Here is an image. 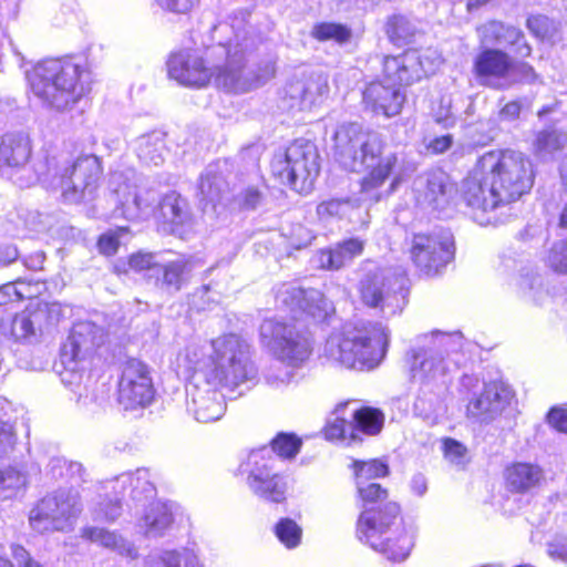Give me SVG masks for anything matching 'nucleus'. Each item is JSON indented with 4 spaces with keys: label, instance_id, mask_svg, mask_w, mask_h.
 I'll use <instances>...</instances> for the list:
<instances>
[{
    "label": "nucleus",
    "instance_id": "1",
    "mask_svg": "<svg viewBox=\"0 0 567 567\" xmlns=\"http://www.w3.org/2000/svg\"><path fill=\"white\" fill-rule=\"evenodd\" d=\"M213 39L217 45L212 53L226 54L227 61L223 66H207L200 52L194 49H183L171 54L167 71L171 79L189 87L206 86L215 75L217 86L233 93H245L265 84L276 72L275 62L267 60L258 70L245 66L244 56L252 52L260 38L252 32L244 19L233 22H219L213 28Z\"/></svg>",
    "mask_w": 567,
    "mask_h": 567
},
{
    "label": "nucleus",
    "instance_id": "2",
    "mask_svg": "<svg viewBox=\"0 0 567 567\" xmlns=\"http://www.w3.org/2000/svg\"><path fill=\"white\" fill-rule=\"evenodd\" d=\"M530 158L515 150L481 155L461 185V196L474 213L491 214L528 193L534 184Z\"/></svg>",
    "mask_w": 567,
    "mask_h": 567
},
{
    "label": "nucleus",
    "instance_id": "3",
    "mask_svg": "<svg viewBox=\"0 0 567 567\" xmlns=\"http://www.w3.org/2000/svg\"><path fill=\"white\" fill-rule=\"evenodd\" d=\"M384 147L379 133L365 131L358 123L341 124L334 132L333 150L340 165L351 172L368 171L361 182V194L367 200H380L379 188L391 176V192L402 181L398 154Z\"/></svg>",
    "mask_w": 567,
    "mask_h": 567
},
{
    "label": "nucleus",
    "instance_id": "4",
    "mask_svg": "<svg viewBox=\"0 0 567 567\" xmlns=\"http://www.w3.org/2000/svg\"><path fill=\"white\" fill-rule=\"evenodd\" d=\"M363 512L357 523L360 542L392 561L408 558L414 545L413 533L400 519V507L386 501L388 492L378 483L357 484Z\"/></svg>",
    "mask_w": 567,
    "mask_h": 567
},
{
    "label": "nucleus",
    "instance_id": "5",
    "mask_svg": "<svg viewBox=\"0 0 567 567\" xmlns=\"http://www.w3.org/2000/svg\"><path fill=\"white\" fill-rule=\"evenodd\" d=\"M27 76L34 96L59 112L72 109L90 92L92 84L90 70L73 60L42 61Z\"/></svg>",
    "mask_w": 567,
    "mask_h": 567
},
{
    "label": "nucleus",
    "instance_id": "6",
    "mask_svg": "<svg viewBox=\"0 0 567 567\" xmlns=\"http://www.w3.org/2000/svg\"><path fill=\"white\" fill-rule=\"evenodd\" d=\"M389 342V330L380 323H347L328 337L323 355L348 369L372 370L385 357Z\"/></svg>",
    "mask_w": 567,
    "mask_h": 567
},
{
    "label": "nucleus",
    "instance_id": "7",
    "mask_svg": "<svg viewBox=\"0 0 567 567\" xmlns=\"http://www.w3.org/2000/svg\"><path fill=\"white\" fill-rule=\"evenodd\" d=\"M212 364L205 373L229 391L243 394L258 383L254 348L238 333H225L210 341Z\"/></svg>",
    "mask_w": 567,
    "mask_h": 567
},
{
    "label": "nucleus",
    "instance_id": "8",
    "mask_svg": "<svg viewBox=\"0 0 567 567\" xmlns=\"http://www.w3.org/2000/svg\"><path fill=\"white\" fill-rule=\"evenodd\" d=\"M463 344V336L458 331L446 333L434 330L419 334L405 354L411 379L425 386L433 384L441 388L444 385L441 379L450 371L451 363H457L450 357L461 351Z\"/></svg>",
    "mask_w": 567,
    "mask_h": 567
},
{
    "label": "nucleus",
    "instance_id": "9",
    "mask_svg": "<svg viewBox=\"0 0 567 567\" xmlns=\"http://www.w3.org/2000/svg\"><path fill=\"white\" fill-rule=\"evenodd\" d=\"M318 158L313 143L297 140L285 153L274 157L271 171L282 184L289 185L296 192H308L319 174Z\"/></svg>",
    "mask_w": 567,
    "mask_h": 567
},
{
    "label": "nucleus",
    "instance_id": "10",
    "mask_svg": "<svg viewBox=\"0 0 567 567\" xmlns=\"http://www.w3.org/2000/svg\"><path fill=\"white\" fill-rule=\"evenodd\" d=\"M53 172L52 187L60 188L68 202H79L91 196L95 189L101 167L96 156L85 155L74 163L65 166L56 177V158H45V168L37 167V178L50 175Z\"/></svg>",
    "mask_w": 567,
    "mask_h": 567
},
{
    "label": "nucleus",
    "instance_id": "11",
    "mask_svg": "<svg viewBox=\"0 0 567 567\" xmlns=\"http://www.w3.org/2000/svg\"><path fill=\"white\" fill-rule=\"evenodd\" d=\"M277 458L269 447H260L248 453L238 466L249 489L259 498L281 503L286 498L287 483L276 470Z\"/></svg>",
    "mask_w": 567,
    "mask_h": 567
},
{
    "label": "nucleus",
    "instance_id": "12",
    "mask_svg": "<svg viewBox=\"0 0 567 567\" xmlns=\"http://www.w3.org/2000/svg\"><path fill=\"white\" fill-rule=\"evenodd\" d=\"M355 290L363 307L384 318L401 313L406 305V290L402 279L388 276L383 270L365 274Z\"/></svg>",
    "mask_w": 567,
    "mask_h": 567
},
{
    "label": "nucleus",
    "instance_id": "13",
    "mask_svg": "<svg viewBox=\"0 0 567 567\" xmlns=\"http://www.w3.org/2000/svg\"><path fill=\"white\" fill-rule=\"evenodd\" d=\"M461 386L468 395L467 416L481 423L495 420L513 398V391L506 383L502 381L482 383L476 375H463Z\"/></svg>",
    "mask_w": 567,
    "mask_h": 567
},
{
    "label": "nucleus",
    "instance_id": "14",
    "mask_svg": "<svg viewBox=\"0 0 567 567\" xmlns=\"http://www.w3.org/2000/svg\"><path fill=\"white\" fill-rule=\"evenodd\" d=\"M261 343L281 362L301 365L311 353L309 339L290 323L266 319L260 326Z\"/></svg>",
    "mask_w": 567,
    "mask_h": 567
},
{
    "label": "nucleus",
    "instance_id": "15",
    "mask_svg": "<svg viewBox=\"0 0 567 567\" xmlns=\"http://www.w3.org/2000/svg\"><path fill=\"white\" fill-rule=\"evenodd\" d=\"M81 512L78 493L59 489L43 497L30 512L29 522L38 533L69 530Z\"/></svg>",
    "mask_w": 567,
    "mask_h": 567
},
{
    "label": "nucleus",
    "instance_id": "16",
    "mask_svg": "<svg viewBox=\"0 0 567 567\" xmlns=\"http://www.w3.org/2000/svg\"><path fill=\"white\" fill-rule=\"evenodd\" d=\"M105 489H111L113 498L99 503L94 511L96 520H115L122 512L120 496L130 494L132 499L142 503L151 502L156 495V488L152 475L147 468H138L135 472L123 473L109 482Z\"/></svg>",
    "mask_w": 567,
    "mask_h": 567
},
{
    "label": "nucleus",
    "instance_id": "17",
    "mask_svg": "<svg viewBox=\"0 0 567 567\" xmlns=\"http://www.w3.org/2000/svg\"><path fill=\"white\" fill-rule=\"evenodd\" d=\"M410 257L421 274L427 277L436 276L454 258L453 236L450 231L414 235Z\"/></svg>",
    "mask_w": 567,
    "mask_h": 567
},
{
    "label": "nucleus",
    "instance_id": "18",
    "mask_svg": "<svg viewBox=\"0 0 567 567\" xmlns=\"http://www.w3.org/2000/svg\"><path fill=\"white\" fill-rule=\"evenodd\" d=\"M219 386H223L221 383L215 382L203 372L190 377L187 386V410L198 422H215L224 415L226 403Z\"/></svg>",
    "mask_w": 567,
    "mask_h": 567
},
{
    "label": "nucleus",
    "instance_id": "19",
    "mask_svg": "<svg viewBox=\"0 0 567 567\" xmlns=\"http://www.w3.org/2000/svg\"><path fill=\"white\" fill-rule=\"evenodd\" d=\"M155 389L151 369L141 360L128 359L118 382V399L125 409L146 406L152 403Z\"/></svg>",
    "mask_w": 567,
    "mask_h": 567
},
{
    "label": "nucleus",
    "instance_id": "20",
    "mask_svg": "<svg viewBox=\"0 0 567 567\" xmlns=\"http://www.w3.org/2000/svg\"><path fill=\"white\" fill-rule=\"evenodd\" d=\"M441 63L442 58L435 50H408L398 56H386L384 71L388 76L411 84L434 73Z\"/></svg>",
    "mask_w": 567,
    "mask_h": 567
},
{
    "label": "nucleus",
    "instance_id": "21",
    "mask_svg": "<svg viewBox=\"0 0 567 567\" xmlns=\"http://www.w3.org/2000/svg\"><path fill=\"white\" fill-rule=\"evenodd\" d=\"M110 187L116 195L121 214L128 220H141L153 216L158 202L156 192L151 189H137L131 185L122 173H113L110 177Z\"/></svg>",
    "mask_w": 567,
    "mask_h": 567
},
{
    "label": "nucleus",
    "instance_id": "22",
    "mask_svg": "<svg viewBox=\"0 0 567 567\" xmlns=\"http://www.w3.org/2000/svg\"><path fill=\"white\" fill-rule=\"evenodd\" d=\"M328 91V79L323 73L302 72L287 83L284 100L291 110L310 111L323 102Z\"/></svg>",
    "mask_w": 567,
    "mask_h": 567
},
{
    "label": "nucleus",
    "instance_id": "23",
    "mask_svg": "<svg viewBox=\"0 0 567 567\" xmlns=\"http://www.w3.org/2000/svg\"><path fill=\"white\" fill-rule=\"evenodd\" d=\"M105 341L104 330L91 321L76 322L61 348V362L75 371L78 363Z\"/></svg>",
    "mask_w": 567,
    "mask_h": 567
},
{
    "label": "nucleus",
    "instance_id": "24",
    "mask_svg": "<svg viewBox=\"0 0 567 567\" xmlns=\"http://www.w3.org/2000/svg\"><path fill=\"white\" fill-rule=\"evenodd\" d=\"M513 58L499 48L487 47L474 60V71L481 84L504 90L511 87Z\"/></svg>",
    "mask_w": 567,
    "mask_h": 567
},
{
    "label": "nucleus",
    "instance_id": "25",
    "mask_svg": "<svg viewBox=\"0 0 567 567\" xmlns=\"http://www.w3.org/2000/svg\"><path fill=\"white\" fill-rule=\"evenodd\" d=\"M383 72H385L383 70ZM404 82H399L394 78L384 73L383 81L370 83L363 92V102L367 107L375 113H381L386 117L398 115L405 102V94L402 91Z\"/></svg>",
    "mask_w": 567,
    "mask_h": 567
},
{
    "label": "nucleus",
    "instance_id": "26",
    "mask_svg": "<svg viewBox=\"0 0 567 567\" xmlns=\"http://www.w3.org/2000/svg\"><path fill=\"white\" fill-rule=\"evenodd\" d=\"M481 43L486 47H502L518 58H528L532 47L525 33L517 27L492 20L477 28Z\"/></svg>",
    "mask_w": 567,
    "mask_h": 567
},
{
    "label": "nucleus",
    "instance_id": "27",
    "mask_svg": "<svg viewBox=\"0 0 567 567\" xmlns=\"http://www.w3.org/2000/svg\"><path fill=\"white\" fill-rule=\"evenodd\" d=\"M31 153V141L28 134L20 132L0 136V171L24 167Z\"/></svg>",
    "mask_w": 567,
    "mask_h": 567
},
{
    "label": "nucleus",
    "instance_id": "28",
    "mask_svg": "<svg viewBox=\"0 0 567 567\" xmlns=\"http://www.w3.org/2000/svg\"><path fill=\"white\" fill-rule=\"evenodd\" d=\"M364 243L358 238H350L332 248L317 252L315 262L318 268L324 270H338L351 262L363 251Z\"/></svg>",
    "mask_w": 567,
    "mask_h": 567
},
{
    "label": "nucleus",
    "instance_id": "29",
    "mask_svg": "<svg viewBox=\"0 0 567 567\" xmlns=\"http://www.w3.org/2000/svg\"><path fill=\"white\" fill-rule=\"evenodd\" d=\"M144 567H205L193 548L164 549L151 553L144 560Z\"/></svg>",
    "mask_w": 567,
    "mask_h": 567
},
{
    "label": "nucleus",
    "instance_id": "30",
    "mask_svg": "<svg viewBox=\"0 0 567 567\" xmlns=\"http://www.w3.org/2000/svg\"><path fill=\"white\" fill-rule=\"evenodd\" d=\"M135 152L144 165H162L168 154V148L166 146V134L161 131H153L141 135L135 141Z\"/></svg>",
    "mask_w": 567,
    "mask_h": 567
},
{
    "label": "nucleus",
    "instance_id": "31",
    "mask_svg": "<svg viewBox=\"0 0 567 567\" xmlns=\"http://www.w3.org/2000/svg\"><path fill=\"white\" fill-rule=\"evenodd\" d=\"M543 471L530 463H514L505 470V483L508 489L525 493L538 486Z\"/></svg>",
    "mask_w": 567,
    "mask_h": 567
},
{
    "label": "nucleus",
    "instance_id": "32",
    "mask_svg": "<svg viewBox=\"0 0 567 567\" xmlns=\"http://www.w3.org/2000/svg\"><path fill=\"white\" fill-rule=\"evenodd\" d=\"M454 186L443 172L430 173L425 179L424 202L433 209H444L452 197Z\"/></svg>",
    "mask_w": 567,
    "mask_h": 567
},
{
    "label": "nucleus",
    "instance_id": "33",
    "mask_svg": "<svg viewBox=\"0 0 567 567\" xmlns=\"http://www.w3.org/2000/svg\"><path fill=\"white\" fill-rule=\"evenodd\" d=\"M202 200L213 204L227 202L229 199L228 184L219 174L216 165H209L200 176L198 185Z\"/></svg>",
    "mask_w": 567,
    "mask_h": 567
},
{
    "label": "nucleus",
    "instance_id": "34",
    "mask_svg": "<svg viewBox=\"0 0 567 567\" xmlns=\"http://www.w3.org/2000/svg\"><path fill=\"white\" fill-rule=\"evenodd\" d=\"M352 426L350 429V439L362 441L360 434L377 435L381 432L384 424V414L374 408H361L352 414Z\"/></svg>",
    "mask_w": 567,
    "mask_h": 567
},
{
    "label": "nucleus",
    "instance_id": "35",
    "mask_svg": "<svg viewBox=\"0 0 567 567\" xmlns=\"http://www.w3.org/2000/svg\"><path fill=\"white\" fill-rule=\"evenodd\" d=\"M172 523L173 515L168 505L155 502L150 504L138 526L146 536L158 537L165 533Z\"/></svg>",
    "mask_w": 567,
    "mask_h": 567
},
{
    "label": "nucleus",
    "instance_id": "36",
    "mask_svg": "<svg viewBox=\"0 0 567 567\" xmlns=\"http://www.w3.org/2000/svg\"><path fill=\"white\" fill-rule=\"evenodd\" d=\"M82 537L92 543H96L105 548L118 551L121 555L136 558L137 549L135 546L113 532L99 527H85L82 530Z\"/></svg>",
    "mask_w": 567,
    "mask_h": 567
},
{
    "label": "nucleus",
    "instance_id": "37",
    "mask_svg": "<svg viewBox=\"0 0 567 567\" xmlns=\"http://www.w3.org/2000/svg\"><path fill=\"white\" fill-rule=\"evenodd\" d=\"M195 268V261L192 258L178 257L159 266L156 270L162 274V284L174 291L182 288Z\"/></svg>",
    "mask_w": 567,
    "mask_h": 567
},
{
    "label": "nucleus",
    "instance_id": "38",
    "mask_svg": "<svg viewBox=\"0 0 567 567\" xmlns=\"http://www.w3.org/2000/svg\"><path fill=\"white\" fill-rule=\"evenodd\" d=\"M533 153L546 159L561 151L567 145V134L553 126L538 131L533 141Z\"/></svg>",
    "mask_w": 567,
    "mask_h": 567
},
{
    "label": "nucleus",
    "instance_id": "39",
    "mask_svg": "<svg viewBox=\"0 0 567 567\" xmlns=\"http://www.w3.org/2000/svg\"><path fill=\"white\" fill-rule=\"evenodd\" d=\"M158 219L174 226H181L188 220L187 203L176 192L165 194L158 203Z\"/></svg>",
    "mask_w": 567,
    "mask_h": 567
},
{
    "label": "nucleus",
    "instance_id": "40",
    "mask_svg": "<svg viewBox=\"0 0 567 567\" xmlns=\"http://www.w3.org/2000/svg\"><path fill=\"white\" fill-rule=\"evenodd\" d=\"M307 313L318 321L326 320L334 312L333 303L317 289L306 290L298 313Z\"/></svg>",
    "mask_w": 567,
    "mask_h": 567
},
{
    "label": "nucleus",
    "instance_id": "41",
    "mask_svg": "<svg viewBox=\"0 0 567 567\" xmlns=\"http://www.w3.org/2000/svg\"><path fill=\"white\" fill-rule=\"evenodd\" d=\"M0 329L4 337L16 341L27 340L34 334L33 320L27 311L18 313L11 319H3Z\"/></svg>",
    "mask_w": 567,
    "mask_h": 567
},
{
    "label": "nucleus",
    "instance_id": "42",
    "mask_svg": "<svg viewBox=\"0 0 567 567\" xmlns=\"http://www.w3.org/2000/svg\"><path fill=\"white\" fill-rule=\"evenodd\" d=\"M306 290L292 282L281 284L276 290V302L281 309L290 310L297 316L302 306Z\"/></svg>",
    "mask_w": 567,
    "mask_h": 567
},
{
    "label": "nucleus",
    "instance_id": "43",
    "mask_svg": "<svg viewBox=\"0 0 567 567\" xmlns=\"http://www.w3.org/2000/svg\"><path fill=\"white\" fill-rule=\"evenodd\" d=\"M274 533L288 549H295L301 544L302 528L291 518H280L274 526Z\"/></svg>",
    "mask_w": 567,
    "mask_h": 567
},
{
    "label": "nucleus",
    "instance_id": "44",
    "mask_svg": "<svg viewBox=\"0 0 567 567\" xmlns=\"http://www.w3.org/2000/svg\"><path fill=\"white\" fill-rule=\"evenodd\" d=\"M357 484H365L370 480L384 477L389 473L388 465L381 460L353 461Z\"/></svg>",
    "mask_w": 567,
    "mask_h": 567
},
{
    "label": "nucleus",
    "instance_id": "45",
    "mask_svg": "<svg viewBox=\"0 0 567 567\" xmlns=\"http://www.w3.org/2000/svg\"><path fill=\"white\" fill-rule=\"evenodd\" d=\"M25 484L24 474L13 466H0V499L12 497Z\"/></svg>",
    "mask_w": 567,
    "mask_h": 567
},
{
    "label": "nucleus",
    "instance_id": "46",
    "mask_svg": "<svg viewBox=\"0 0 567 567\" xmlns=\"http://www.w3.org/2000/svg\"><path fill=\"white\" fill-rule=\"evenodd\" d=\"M346 406L347 403L337 406L333 416L328 421L326 425L324 434L326 437L330 441L341 440L348 444H351L357 442V440L350 439L349 426H352V422H348L344 417L339 415V413L346 409Z\"/></svg>",
    "mask_w": 567,
    "mask_h": 567
},
{
    "label": "nucleus",
    "instance_id": "47",
    "mask_svg": "<svg viewBox=\"0 0 567 567\" xmlns=\"http://www.w3.org/2000/svg\"><path fill=\"white\" fill-rule=\"evenodd\" d=\"M415 27L403 16H393L386 23V34L391 42L401 45L414 35Z\"/></svg>",
    "mask_w": 567,
    "mask_h": 567
},
{
    "label": "nucleus",
    "instance_id": "48",
    "mask_svg": "<svg viewBox=\"0 0 567 567\" xmlns=\"http://www.w3.org/2000/svg\"><path fill=\"white\" fill-rule=\"evenodd\" d=\"M311 35L319 41L346 43L351 38V30L343 24L322 22L312 28Z\"/></svg>",
    "mask_w": 567,
    "mask_h": 567
},
{
    "label": "nucleus",
    "instance_id": "49",
    "mask_svg": "<svg viewBox=\"0 0 567 567\" xmlns=\"http://www.w3.org/2000/svg\"><path fill=\"white\" fill-rule=\"evenodd\" d=\"M183 358L187 370L193 372L192 375H196L198 372L208 370L212 364V352L207 354L204 347L198 343L188 344Z\"/></svg>",
    "mask_w": 567,
    "mask_h": 567
},
{
    "label": "nucleus",
    "instance_id": "50",
    "mask_svg": "<svg viewBox=\"0 0 567 567\" xmlns=\"http://www.w3.org/2000/svg\"><path fill=\"white\" fill-rule=\"evenodd\" d=\"M49 470L53 477H69L70 480H83L84 468L81 463L69 461L64 457H52L49 462Z\"/></svg>",
    "mask_w": 567,
    "mask_h": 567
},
{
    "label": "nucleus",
    "instance_id": "51",
    "mask_svg": "<svg viewBox=\"0 0 567 567\" xmlns=\"http://www.w3.org/2000/svg\"><path fill=\"white\" fill-rule=\"evenodd\" d=\"M520 291L528 298L538 301L546 289L544 286V278L534 271L522 274L518 282Z\"/></svg>",
    "mask_w": 567,
    "mask_h": 567
},
{
    "label": "nucleus",
    "instance_id": "52",
    "mask_svg": "<svg viewBox=\"0 0 567 567\" xmlns=\"http://www.w3.org/2000/svg\"><path fill=\"white\" fill-rule=\"evenodd\" d=\"M300 445L301 441L297 436L279 434L272 440V446L269 450L271 455L276 453L278 456L291 458L299 452Z\"/></svg>",
    "mask_w": 567,
    "mask_h": 567
},
{
    "label": "nucleus",
    "instance_id": "53",
    "mask_svg": "<svg viewBox=\"0 0 567 567\" xmlns=\"http://www.w3.org/2000/svg\"><path fill=\"white\" fill-rule=\"evenodd\" d=\"M546 262L556 272H567V239L553 245Z\"/></svg>",
    "mask_w": 567,
    "mask_h": 567
},
{
    "label": "nucleus",
    "instance_id": "54",
    "mask_svg": "<svg viewBox=\"0 0 567 567\" xmlns=\"http://www.w3.org/2000/svg\"><path fill=\"white\" fill-rule=\"evenodd\" d=\"M293 378L295 372L292 370L281 367H271L265 374L266 383L272 389H282L289 385Z\"/></svg>",
    "mask_w": 567,
    "mask_h": 567
},
{
    "label": "nucleus",
    "instance_id": "55",
    "mask_svg": "<svg viewBox=\"0 0 567 567\" xmlns=\"http://www.w3.org/2000/svg\"><path fill=\"white\" fill-rule=\"evenodd\" d=\"M538 80V74L532 65L526 62L515 61L513 59V66L511 71V86L516 83H535Z\"/></svg>",
    "mask_w": 567,
    "mask_h": 567
},
{
    "label": "nucleus",
    "instance_id": "56",
    "mask_svg": "<svg viewBox=\"0 0 567 567\" xmlns=\"http://www.w3.org/2000/svg\"><path fill=\"white\" fill-rule=\"evenodd\" d=\"M527 28L537 38L550 39L553 37V22L545 16H533L527 19Z\"/></svg>",
    "mask_w": 567,
    "mask_h": 567
},
{
    "label": "nucleus",
    "instance_id": "57",
    "mask_svg": "<svg viewBox=\"0 0 567 567\" xmlns=\"http://www.w3.org/2000/svg\"><path fill=\"white\" fill-rule=\"evenodd\" d=\"M350 200L348 199H329L319 204L317 213L320 217L342 216L348 213Z\"/></svg>",
    "mask_w": 567,
    "mask_h": 567
},
{
    "label": "nucleus",
    "instance_id": "58",
    "mask_svg": "<svg viewBox=\"0 0 567 567\" xmlns=\"http://www.w3.org/2000/svg\"><path fill=\"white\" fill-rule=\"evenodd\" d=\"M127 268L134 271H142L146 269L157 270L158 265L154 261L152 254L138 252L132 255L127 262L123 261V272L127 271Z\"/></svg>",
    "mask_w": 567,
    "mask_h": 567
},
{
    "label": "nucleus",
    "instance_id": "59",
    "mask_svg": "<svg viewBox=\"0 0 567 567\" xmlns=\"http://www.w3.org/2000/svg\"><path fill=\"white\" fill-rule=\"evenodd\" d=\"M443 452L445 458L456 465L463 464L466 457V447L456 440L445 439L443 441Z\"/></svg>",
    "mask_w": 567,
    "mask_h": 567
},
{
    "label": "nucleus",
    "instance_id": "60",
    "mask_svg": "<svg viewBox=\"0 0 567 567\" xmlns=\"http://www.w3.org/2000/svg\"><path fill=\"white\" fill-rule=\"evenodd\" d=\"M198 2L199 0H154V3L163 11L176 14L188 13Z\"/></svg>",
    "mask_w": 567,
    "mask_h": 567
},
{
    "label": "nucleus",
    "instance_id": "61",
    "mask_svg": "<svg viewBox=\"0 0 567 567\" xmlns=\"http://www.w3.org/2000/svg\"><path fill=\"white\" fill-rule=\"evenodd\" d=\"M261 193L255 186H248L234 196L236 204L244 209H255L261 202Z\"/></svg>",
    "mask_w": 567,
    "mask_h": 567
},
{
    "label": "nucleus",
    "instance_id": "62",
    "mask_svg": "<svg viewBox=\"0 0 567 567\" xmlns=\"http://www.w3.org/2000/svg\"><path fill=\"white\" fill-rule=\"evenodd\" d=\"M23 286L22 282L6 284L0 287V306L8 305L10 302L19 301L25 298V292L18 287Z\"/></svg>",
    "mask_w": 567,
    "mask_h": 567
},
{
    "label": "nucleus",
    "instance_id": "63",
    "mask_svg": "<svg viewBox=\"0 0 567 567\" xmlns=\"http://www.w3.org/2000/svg\"><path fill=\"white\" fill-rule=\"evenodd\" d=\"M454 138L452 134L435 136L425 142L427 152L434 155L443 154L453 145Z\"/></svg>",
    "mask_w": 567,
    "mask_h": 567
},
{
    "label": "nucleus",
    "instance_id": "64",
    "mask_svg": "<svg viewBox=\"0 0 567 567\" xmlns=\"http://www.w3.org/2000/svg\"><path fill=\"white\" fill-rule=\"evenodd\" d=\"M547 553L551 558L567 563V535L557 536L550 542Z\"/></svg>",
    "mask_w": 567,
    "mask_h": 567
}]
</instances>
